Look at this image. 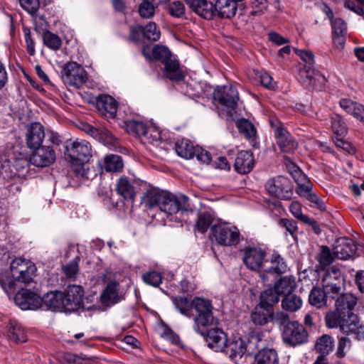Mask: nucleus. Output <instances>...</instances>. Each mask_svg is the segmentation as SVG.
<instances>
[{
    "label": "nucleus",
    "mask_w": 364,
    "mask_h": 364,
    "mask_svg": "<svg viewBox=\"0 0 364 364\" xmlns=\"http://www.w3.org/2000/svg\"><path fill=\"white\" fill-rule=\"evenodd\" d=\"M92 156L91 144L84 139L70 141L65 146V157L70 162L73 171L79 176L85 177V164Z\"/></svg>",
    "instance_id": "f257e3e1"
},
{
    "label": "nucleus",
    "mask_w": 364,
    "mask_h": 364,
    "mask_svg": "<svg viewBox=\"0 0 364 364\" xmlns=\"http://www.w3.org/2000/svg\"><path fill=\"white\" fill-rule=\"evenodd\" d=\"M194 309L196 314L193 318V330L205 336L208 327L215 325L218 319L213 316V306L208 299L200 297L194 298Z\"/></svg>",
    "instance_id": "f03ea898"
},
{
    "label": "nucleus",
    "mask_w": 364,
    "mask_h": 364,
    "mask_svg": "<svg viewBox=\"0 0 364 364\" xmlns=\"http://www.w3.org/2000/svg\"><path fill=\"white\" fill-rule=\"evenodd\" d=\"M296 54L306 63L300 70L299 80L302 85L309 88L317 89L324 84L326 77L318 71L311 68L314 54L309 50L295 49Z\"/></svg>",
    "instance_id": "7ed1b4c3"
},
{
    "label": "nucleus",
    "mask_w": 364,
    "mask_h": 364,
    "mask_svg": "<svg viewBox=\"0 0 364 364\" xmlns=\"http://www.w3.org/2000/svg\"><path fill=\"white\" fill-rule=\"evenodd\" d=\"M342 318L335 314H327L326 324L331 328H339L344 333L354 334L359 340L364 339V323H360L355 314H350L347 320Z\"/></svg>",
    "instance_id": "20e7f679"
},
{
    "label": "nucleus",
    "mask_w": 364,
    "mask_h": 364,
    "mask_svg": "<svg viewBox=\"0 0 364 364\" xmlns=\"http://www.w3.org/2000/svg\"><path fill=\"white\" fill-rule=\"evenodd\" d=\"M322 287L325 294L332 299L343 292L345 280L338 268L332 267L326 271L322 278Z\"/></svg>",
    "instance_id": "39448f33"
},
{
    "label": "nucleus",
    "mask_w": 364,
    "mask_h": 364,
    "mask_svg": "<svg viewBox=\"0 0 364 364\" xmlns=\"http://www.w3.org/2000/svg\"><path fill=\"white\" fill-rule=\"evenodd\" d=\"M210 237L220 245L235 246L240 240V232L234 225H215L210 228Z\"/></svg>",
    "instance_id": "423d86ee"
},
{
    "label": "nucleus",
    "mask_w": 364,
    "mask_h": 364,
    "mask_svg": "<svg viewBox=\"0 0 364 364\" xmlns=\"http://www.w3.org/2000/svg\"><path fill=\"white\" fill-rule=\"evenodd\" d=\"M10 269L14 279L22 283H29L33 280L36 267L31 260L16 257L12 260Z\"/></svg>",
    "instance_id": "0eeeda50"
},
{
    "label": "nucleus",
    "mask_w": 364,
    "mask_h": 364,
    "mask_svg": "<svg viewBox=\"0 0 364 364\" xmlns=\"http://www.w3.org/2000/svg\"><path fill=\"white\" fill-rule=\"evenodd\" d=\"M287 266L284 259L277 254H273L269 259H264L259 277L264 284L272 281L277 275L284 273Z\"/></svg>",
    "instance_id": "6e6552de"
},
{
    "label": "nucleus",
    "mask_w": 364,
    "mask_h": 364,
    "mask_svg": "<svg viewBox=\"0 0 364 364\" xmlns=\"http://www.w3.org/2000/svg\"><path fill=\"white\" fill-rule=\"evenodd\" d=\"M159 208L168 215L176 214L181 210H188L189 208L188 198L184 195L177 196L166 191L164 196H162Z\"/></svg>",
    "instance_id": "1a4fd4ad"
},
{
    "label": "nucleus",
    "mask_w": 364,
    "mask_h": 364,
    "mask_svg": "<svg viewBox=\"0 0 364 364\" xmlns=\"http://www.w3.org/2000/svg\"><path fill=\"white\" fill-rule=\"evenodd\" d=\"M61 77L65 84L80 87L87 80L85 69L75 62H69L65 65L61 72Z\"/></svg>",
    "instance_id": "9d476101"
},
{
    "label": "nucleus",
    "mask_w": 364,
    "mask_h": 364,
    "mask_svg": "<svg viewBox=\"0 0 364 364\" xmlns=\"http://www.w3.org/2000/svg\"><path fill=\"white\" fill-rule=\"evenodd\" d=\"M265 189L271 196L282 200H289L292 196L291 183L283 176L269 178L265 184Z\"/></svg>",
    "instance_id": "9b49d317"
},
{
    "label": "nucleus",
    "mask_w": 364,
    "mask_h": 364,
    "mask_svg": "<svg viewBox=\"0 0 364 364\" xmlns=\"http://www.w3.org/2000/svg\"><path fill=\"white\" fill-rule=\"evenodd\" d=\"M214 99L230 113L237 107L238 92L235 87L231 85L218 87L214 91Z\"/></svg>",
    "instance_id": "f8f14e48"
},
{
    "label": "nucleus",
    "mask_w": 364,
    "mask_h": 364,
    "mask_svg": "<svg viewBox=\"0 0 364 364\" xmlns=\"http://www.w3.org/2000/svg\"><path fill=\"white\" fill-rule=\"evenodd\" d=\"M282 336L284 342L291 346L301 345L308 341V333L305 328L296 321L283 330Z\"/></svg>",
    "instance_id": "ddd939ff"
},
{
    "label": "nucleus",
    "mask_w": 364,
    "mask_h": 364,
    "mask_svg": "<svg viewBox=\"0 0 364 364\" xmlns=\"http://www.w3.org/2000/svg\"><path fill=\"white\" fill-rule=\"evenodd\" d=\"M335 311L328 314H335L339 317H343L347 320L350 314H354L351 312L357 303V299L351 294H343V292L336 297Z\"/></svg>",
    "instance_id": "4468645a"
},
{
    "label": "nucleus",
    "mask_w": 364,
    "mask_h": 364,
    "mask_svg": "<svg viewBox=\"0 0 364 364\" xmlns=\"http://www.w3.org/2000/svg\"><path fill=\"white\" fill-rule=\"evenodd\" d=\"M36 150L30 156L32 165L44 168L51 165L55 160V151L48 146H41L35 148Z\"/></svg>",
    "instance_id": "2eb2a0df"
},
{
    "label": "nucleus",
    "mask_w": 364,
    "mask_h": 364,
    "mask_svg": "<svg viewBox=\"0 0 364 364\" xmlns=\"http://www.w3.org/2000/svg\"><path fill=\"white\" fill-rule=\"evenodd\" d=\"M15 304L22 310H36L41 306L42 299L28 289H21L15 296Z\"/></svg>",
    "instance_id": "dca6fc26"
},
{
    "label": "nucleus",
    "mask_w": 364,
    "mask_h": 364,
    "mask_svg": "<svg viewBox=\"0 0 364 364\" xmlns=\"http://www.w3.org/2000/svg\"><path fill=\"white\" fill-rule=\"evenodd\" d=\"M84 291L81 286L71 285L63 292V305L65 311H73L78 309L82 304Z\"/></svg>",
    "instance_id": "f3484780"
},
{
    "label": "nucleus",
    "mask_w": 364,
    "mask_h": 364,
    "mask_svg": "<svg viewBox=\"0 0 364 364\" xmlns=\"http://www.w3.org/2000/svg\"><path fill=\"white\" fill-rule=\"evenodd\" d=\"M243 262L247 268L262 272L265 252L258 247H247L243 250Z\"/></svg>",
    "instance_id": "a211bd4d"
},
{
    "label": "nucleus",
    "mask_w": 364,
    "mask_h": 364,
    "mask_svg": "<svg viewBox=\"0 0 364 364\" xmlns=\"http://www.w3.org/2000/svg\"><path fill=\"white\" fill-rule=\"evenodd\" d=\"M274 137L280 150L284 153H293L298 147L294 137L282 127L278 126L274 128Z\"/></svg>",
    "instance_id": "6ab92c4d"
},
{
    "label": "nucleus",
    "mask_w": 364,
    "mask_h": 364,
    "mask_svg": "<svg viewBox=\"0 0 364 364\" xmlns=\"http://www.w3.org/2000/svg\"><path fill=\"white\" fill-rule=\"evenodd\" d=\"M188 7L200 17L210 20L215 15V6L212 0H184Z\"/></svg>",
    "instance_id": "aec40b11"
},
{
    "label": "nucleus",
    "mask_w": 364,
    "mask_h": 364,
    "mask_svg": "<svg viewBox=\"0 0 364 364\" xmlns=\"http://www.w3.org/2000/svg\"><path fill=\"white\" fill-rule=\"evenodd\" d=\"M357 247L354 241L350 238L338 239L333 247L334 256L342 260L352 257L356 252Z\"/></svg>",
    "instance_id": "412c9836"
},
{
    "label": "nucleus",
    "mask_w": 364,
    "mask_h": 364,
    "mask_svg": "<svg viewBox=\"0 0 364 364\" xmlns=\"http://www.w3.org/2000/svg\"><path fill=\"white\" fill-rule=\"evenodd\" d=\"M206 342L208 347L215 351H223L227 347V336L223 331L218 328L207 330Z\"/></svg>",
    "instance_id": "4be33fe9"
},
{
    "label": "nucleus",
    "mask_w": 364,
    "mask_h": 364,
    "mask_svg": "<svg viewBox=\"0 0 364 364\" xmlns=\"http://www.w3.org/2000/svg\"><path fill=\"white\" fill-rule=\"evenodd\" d=\"M333 33V43L339 50L344 48L347 34V25L341 18H335L331 21Z\"/></svg>",
    "instance_id": "5701e85b"
},
{
    "label": "nucleus",
    "mask_w": 364,
    "mask_h": 364,
    "mask_svg": "<svg viewBox=\"0 0 364 364\" xmlns=\"http://www.w3.org/2000/svg\"><path fill=\"white\" fill-rule=\"evenodd\" d=\"M255 165L253 154L251 151H240L235 160V170L240 174L250 173Z\"/></svg>",
    "instance_id": "b1692460"
},
{
    "label": "nucleus",
    "mask_w": 364,
    "mask_h": 364,
    "mask_svg": "<svg viewBox=\"0 0 364 364\" xmlns=\"http://www.w3.org/2000/svg\"><path fill=\"white\" fill-rule=\"evenodd\" d=\"M245 341L248 354H252L257 350L266 349L268 343L266 333L258 331L250 333Z\"/></svg>",
    "instance_id": "393cba45"
},
{
    "label": "nucleus",
    "mask_w": 364,
    "mask_h": 364,
    "mask_svg": "<svg viewBox=\"0 0 364 364\" xmlns=\"http://www.w3.org/2000/svg\"><path fill=\"white\" fill-rule=\"evenodd\" d=\"M44 137V128L40 123L33 122L28 128L26 134V143L30 149H34L40 146Z\"/></svg>",
    "instance_id": "a878e982"
},
{
    "label": "nucleus",
    "mask_w": 364,
    "mask_h": 364,
    "mask_svg": "<svg viewBox=\"0 0 364 364\" xmlns=\"http://www.w3.org/2000/svg\"><path fill=\"white\" fill-rule=\"evenodd\" d=\"M117 287V282H112L107 284L100 296V301L104 306L109 307L120 301L121 297L119 295Z\"/></svg>",
    "instance_id": "bb28decb"
},
{
    "label": "nucleus",
    "mask_w": 364,
    "mask_h": 364,
    "mask_svg": "<svg viewBox=\"0 0 364 364\" xmlns=\"http://www.w3.org/2000/svg\"><path fill=\"white\" fill-rule=\"evenodd\" d=\"M141 52L146 59L149 60H160L163 63L172 57L168 48L161 45L154 46L151 50V54H150L149 48L148 47L143 48Z\"/></svg>",
    "instance_id": "cd10ccee"
},
{
    "label": "nucleus",
    "mask_w": 364,
    "mask_h": 364,
    "mask_svg": "<svg viewBox=\"0 0 364 364\" xmlns=\"http://www.w3.org/2000/svg\"><path fill=\"white\" fill-rule=\"evenodd\" d=\"M165 192L157 188H150L144 193L141 203L144 207L149 209L154 207L159 208L160 202H161Z\"/></svg>",
    "instance_id": "c85d7f7f"
},
{
    "label": "nucleus",
    "mask_w": 364,
    "mask_h": 364,
    "mask_svg": "<svg viewBox=\"0 0 364 364\" xmlns=\"http://www.w3.org/2000/svg\"><path fill=\"white\" fill-rule=\"evenodd\" d=\"M214 5L215 13L218 12L222 18L233 17L237 10V4L235 0H216Z\"/></svg>",
    "instance_id": "c756f323"
},
{
    "label": "nucleus",
    "mask_w": 364,
    "mask_h": 364,
    "mask_svg": "<svg viewBox=\"0 0 364 364\" xmlns=\"http://www.w3.org/2000/svg\"><path fill=\"white\" fill-rule=\"evenodd\" d=\"M226 348L229 357L235 362H238L246 353H248L246 342L242 338L232 341Z\"/></svg>",
    "instance_id": "7c9ffc66"
},
{
    "label": "nucleus",
    "mask_w": 364,
    "mask_h": 364,
    "mask_svg": "<svg viewBox=\"0 0 364 364\" xmlns=\"http://www.w3.org/2000/svg\"><path fill=\"white\" fill-rule=\"evenodd\" d=\"M117 191L126 200H134L136 196L132 181L126 176L119 178L117 183Z\"/></svg>",
    "instance_id": "2f4dec72"
},
{
    "label": "nucleus",
    "mask_w": 364,
    "mask_h": 364,
    "mask_svg": "<svg viewBox=\"0 0 364 364\" xmlns=\"http://www.w3.org/2000/svg\"><path fill=\"white\" fill-rule=\"evenodd\" d=\"M8 331L9 338L16 343H24L27 341L26 331L16 321H9Z\"/></svg>",
    "instance_id": "473e14b6"
},
{
    "label": "nucleus",
    "mask_w": 364,
    "mask_h": 364,
    "mask_svg": "<svg viewBox=\"0 0 364 364\" xmlns=\"http://www.w3.org/2000/svg\"><path fill=\"white\" fill-rule=\"evenodd\" d=\"M166 77L173 81H181L183 75L179 65V63L173 56L164 63Z\"/></svg>",
    "instance_id": "72a5a7b5"
},
{
    "label": "nucleus",
    "mask_w": 364,
    "mask_h": 364,
    "mask_svg": "<svg viewBox=\"0 0 364 364\" xmlns=\"http://www.w3.org/2000/svg\"><path fill=\"white\" fill-rule=\"evenodd\" d=\"M99 109L103 111L105 114L114 118L117 110V103L116 100L109 95L101 96L97 102Z\"/></svg>",
    "instance_id": "f704fd0d"
},
{
    "label": "nucleus",
    "mask_w": 364,
    "mask_h": 364,
    "mask_svg": "<svg viewBox=\"0 0 364 364\" xmlns=\"http://www.w3.org/2000/svg\"><path fill=\"white\" fill-rule=\"evenodd\" d=\"M274 288L279 296L283 295L285 296L289 294H292V291L296 288V282L293 277H283L277 280L274 285Z\"/></svg>",
    "instance_id": "c9c22d12"
},
{
    "label": "nucleus",
    "mask_w": 364,
    "mask_h": 364,
    "mask_svg": "<svg viewBox=\"0 0 364 364\" xmlns=\"http://www.w3.org/2000/svg\"><path fill=\"white\" fill-rule=\"evenodd\" d=\"M259 304L264 309L273 310V306L279 301V294L274 289L263 291L259 296Z\"/></svg>",
    "instance_id": "e433bc0d"
},
{
    "label": "nucleus",
    "mask_w": 364,
    "mask_h": 364,
    "mask_svg": "<svg viewBox=\"0 0 364 364\" xmlns=\"http://www.w3.org/2000/svg\"><path fill=\"white\" fill-rule=\"evenodd\" d=\"M43 302L49 309H64L63 292L55 291L47 293L41 298Z\"/></svg>",
    "instance_id": "4c0bfd02"
},
{
    "label": "nucleus",
    "mask_w": 364,
    "mask_h": 364,
    "mask_svg": "<svg viewBox=\"0 0 364 364\" xmlns=\"http://www.w3.org/2000/svg\"><path fill=\"white\" fill-rule=\"evenodd\" d=\"M175 149L179 156L186 159H192L196 152L192 142L187 139L178 140L176 143Z\"/></svg>",
    "instance_id": "58836bf2"
},
{
    "label": "nucleus",
    "mask_w": 364,
    "mask_h": 364,
    "mask_svg": "<svg viewBox=\"0 0 364 364\" xmlns=\"http://www.w3.org/2000/svg\"><path fill=\"white\" fill-rule=\"evenodd\" d=\"M255 364H279L277 352L272 348L259 350L255 355Z\"/></svg>",
    "instance_id": "ea45409f"
},
{
    "label": "nucleus",
    "mask_w": 364,
    "mask_h": 364,
    "mask_svg": "<svg viewBox=\"0 0 364 364\" xmlns=\"http://www.w3.org/2000/svg\"><path fill=\"white\" fill-rule=\"evenodd\" d=\"M172 301L176 309L181 314L188 317L193 316L192 311L195 306L194 299L191 300L184 296L173 297Z\"/></svg>",
    "instance_id": "a19ab883"
},
{
    "label": "nucleus",
    "mask_w": 364,
    "mask_h": 364,
    "mask_svg": "<svg viewBox=\"0 0 364 364\" xmlns=\"http://www.w3.org/2000/svg\"><path fill=\"white\" fill-rule=\"evenodd\" d=\"M302 303L300 296L294 294H289L282 299L281 306L286 311L296 312L301 309Z\"/></svg>",
    "instance_id": "79ce46f5"
},
{
    "label": "nucleus",
    "mask_w": 364,
    "mask_h": 364,
    "mask_svg": "<svg viewBox=\"0 0 364 364\" xmlns=\"http://www.w3.org/2000/svg\"><path fill=\"white\" fill-rule=\"evenodd\" d=\"M328 297L329 295L325 294L323 289L314 287L309 294V301L312 306L319 309L326 305Z\"/></svg>",
    "instance_id": "37998d69"
},
{
    "label": "nucleus",
    "mask_w": 364,
    "mask_h": 364,
    "mask_svg": "<svg viewBox=\"0 0 364 364\" xmlns=\"http://www.w3.org/2000/svg\"><path fill=\"white\" fill-rule=\"evenodd\" d=\"M334 346L333 338L328 335H323L318 338L316 343V350L321 353V355H326L332 351Z\"/></svg>",
    "instance_id": "c03bdc74"
},
{
    "label": "nucleus",
    "mask_w": 364,
    "mask_h": 364,
    "mask_svg": "<svg viewBox=\"0 0 364 364\" xmlns=\"http://www.w3.org/2000/svg\"><path fill=\"white\" fill-rule=\"evenodd\" d=\"M104 168L108 172H118L123 168L122 157L119 155L109 154L104 158Z\"/></svg>",
    "instance_id": "a18cd8bd"
},
{
    "label": "nucleus",
    "mask_w": 364,
    "mask_h": 364,
    "mask_svg": "<svg viewBox=\"0 0 364 364\" xmlns=\"http://www.w3.org/2000/svg\"><path fill=\"white\" fill-rule=\"evenodd\" d=\"M319 277L318 270L313 268H308L300 272L299 274V280L306 287L314 286L317 284Z\"/></svg>",
    "instance_id": "49530a36"
},
{
    "label": "nucleus",
    "mask_w": 364,
    "mask_h": 364,
    "mask_svg": "<svg viewBox=\"0 0 364 364\" xmlns=\"http://www.w3.org/2000/svg\"><path fill=\"white\" fill-rule=\"evenodd\" d=\"M252 321L257 325L266 324L269 318L272 317V311L268 309H264L260 304L255 307L254 311L252 314Z\"/></svg>",
    "instance_id": "de8ad7c7"
},
{
    "label": "nucleus",
    "mask_w": 364,
    "mask_h": 364,
    "mask_svg": "<svg viewBox=\"0 0 364 364\" xmlns=\"http://www.w3.org/2000/svg\"><path fill=\"white\" fill-rule=\"evenodd\" d=\"M340 105L346 112L353 115L356 119L359 118V115L361 114L364 109L362 105L350 99H342L340 101Z\"/></svg>",
    "instance_id": "09e8293b"
},
{
    "label": "nucleus",
    "mask_w": 364,
    "mask_h": 364,
    "mask_svg": "<svg viewBox=\"0 0 364 364\" xmlns=\"http://www.w3.org/2000/svg\"><path fill=\"white\" fill-rule=\"evenodd\" d=\"M43 43L44 44L53 50H58L60 49L62 45V41L58 36L51 33L50 31H46L43 33Z\"/></svg>",
    "instance_id": "8fccbe9b"
},
{
    "label": "nucleus",
    "mask_w": 364,
    "mask_h": 364,
    "mask_svg": "<svg viewBox=\"0 0 364 364\" xmlns=\"http://www.w3.org/2000/svg\"><path fill=\"white\" fill-rule=\"evenodd\" d=\"M158 7L149 0H143L139 5V13L141 17L150 18L154 16L155 10Z\"/></svg>",
    "instance_id": "3c124183"
},
{
    "label": "nucleus",
    "mask_w": 364,
    "mask_h": 364,
    "mask_svg": "<svg viewBox=\"0 0 364 364\" xmlns=\"http://www.w3.org/2000/svg\"><path fill=\"white\" fill-rule=\"evenodd\" d=\"M289 210L291 214L297 219L304 222L306 224L316 225V221L311 219L308 216L303 215L301 213V204L296 201H293L289 206Z\"/></svg>",
    "instance_id": "603ef678"
},
{
    "label": "nucleus",
    "mask_w": 364,
    "mask_h": 364,
    "mask_svg": "<svg viewBox=\"0 0 364 364\" xmlns=\"http://www.w3.org/2000/svg\"><path fill=\"white\" fill-rule=\"evenodd\" d=\"M331 128L333 133L338 136H343L347 133V127L341 117L338 114H334L331 117Z\"/></svg>",
    "instance_id": "864d4df0"
},
{
    "label": "nucleus",
    "mask_w": 364,
    "mask_h": 364,
    "mask_svg": "<svg viewBox=\"0 0 364 364\" xmlns=\"http://www.w3.org/2000/svg\"><path fill=\"white\" fill-rule=\"evenodd\" d=\"M144 37L149 41H156L160 38L161 32L154 22H149L145 26H142Z\"/></svg>",
    "instance_id": "5fc2aeb1"
},
{
    "label": "nucleus",
    "mask_w": 364,
    "mask_h": 364,
    "mask_svg": "<svg viewBox=\"0 0 364 364\" xmlns=\"http://www.w3.org/2000/svg\"><path fill=\"white\" fill-rule=\"evenodd\" d=\"M272 320L274 323L279 326L280 331L282 332L286 327L292 324L289 314L282 311L276 312L274 315L272 314Z\"/></svg>",
    "instance_id": "6e6d98bb"
},
{
    "label": "nucleus",
    "mask_w": 364,
    "mask_h": 364,
    "mask_svg": "<svg viewBox=\"0 0 364 364\" xmlns=\"http://www.w3.org/2000/svg\"><path fill=\"white\" fill-rule=\"evenodd\" d=\"M168 12L174 18H182L186 15L185 5L180 1H172L168 6Z\"/></svg>",
    "instance_id": "4d7b16f0"
},
{
    "label": "nucleus",
    "mask_w": 364,
    "mask_h": 364,
    "mask_svg": "<svg viewBox=\"0 0 364 364\" xmlns=\"http://www.w3.org/2000/svg\"><path fill=\"white\" fill-rule=\"evenodd\" d=\"M316 259L321 268H325L333 261L330 249L326 246H322L320 252L316 256Z\"/></svg>",
    "instance_id": "13d9d810"
},
{
    "label": "nucleus",
    "mask_w": 364,
    "mask_h": 364,
    "mask_svg": "<svg viewBox=\"0 0 364 364\" xmlns=\"http://www.w3.org/2000/svg\"><path fill=\"white\" fill-rule=\"evenodd\" d=\"M30 158L21 157L16 158L13 162V167L16 171V173L18 176H25L28 173V168L29 166Z\"/></svg>",
    "instance_id": "bf43d9fd"
},
{
    "label": "nucleus",
    "mask_w": 364,
    "mask_h": 364,
    "mask_svg": "<svg viewBox=\"0 0 364 364\" xmlns=\"http://www.w3.org/2000/svg\"><path fill=\"white\" fill-rule=\"evenodd\" d=\"M237 127L240 132L247 138H252L255 136L256 130L254 125L247 119H240L237 122Z\"/></svg>",
    "instance_id": "052dcab7"
},
{
    "label": "nucleus",
    "mask_w": 364,
    "mask_h": 364,
    "mask_svg": "<svg viewBox=\"0 0 364 364\" xmlns=\"http://www.w3.org/2000/svg\"><path fill=\"white\" fill-rule=\"evenodd\" d=\"M130 132H134L138 136L143 137L149 134L148 127L146 124L139 121H132L128 124Z\"/></svg>",
    "instance_id": "680f3d73"
},
{
    "label": "nucleus",
    "mask_w": 364,
    "mask_h": 364,
    "mask_svg": "<svg viewBox=\"0 0 364 364\" xmlns=\"http://www.w3.org/2000/svg\"><path fill=\"white\" fill-rule=\"evenodd\" d=\"M212 222V215L210 213H203L201 215H200L197 220L196 228L199 232L204 233L208 230Z\"/></svg>",
    "instance_id": "e2e57ef3"
},
{
    "label": "nucleus",
    "mask_w": 364,
    "mask_h": 364,
    "mask_svg": "<svg viewBox=\"0 0 364 364\" xmlns=\"http://www.w3.org/2000/svg\"><path fill=\"white\" fill-rule=\"evenodd\" d=\"M142 278L145 283L153 287H158L162 281L161 275L155 271L144 274Z\"/></svg>",
    "instance_id": "0e129e2a"
},
{
    "label": "nucleus",
    "mask_w": 364,
    "mask_h": 364,
    "mask_svg": "<svg viewBox=\"0 0 364 364\" xmlns=\"http://www.w3.org/2000/svg\"><path fill=\"white\" fill-rule=\"evenodd\" d=\"M79 261L80 258L78 257H75L70 262L67 264L63 267V272L68 277L73 278L76 276L79 270Z\"/></svg>",
    "instance_id": "69168bd1"
},
{
    "label": "nucleus",
    "mask_w": 364,
    "mask_h": 364,
    "mask_svg": "<svg viewBox=\"0 0 364 364\" xmlns=\"http://www.w3.org/2000/svg\"><path fill=\"white\" fill-rule=\"evenodd\" d=\"M21 7L30 14H33L39 8L38 0H19Z\"/></svg>",
    "instance_id": "338daca9"
},
{
    "label": "nucleus",
    "mask_w": 364,
    "mask_h": 364,
    "mask_svg": "<svg viewBox=\"0 0 364 364\" xmlns=\"http://www.w3.org/2000/svg\"><path fill=\"white\" fill-rule=\"evenodd\" d=\"M0 285L7 294L14 292V282L6 275H0Z\"/></svg>",
    "instance_id": "774afa93"
}]
</instances>
